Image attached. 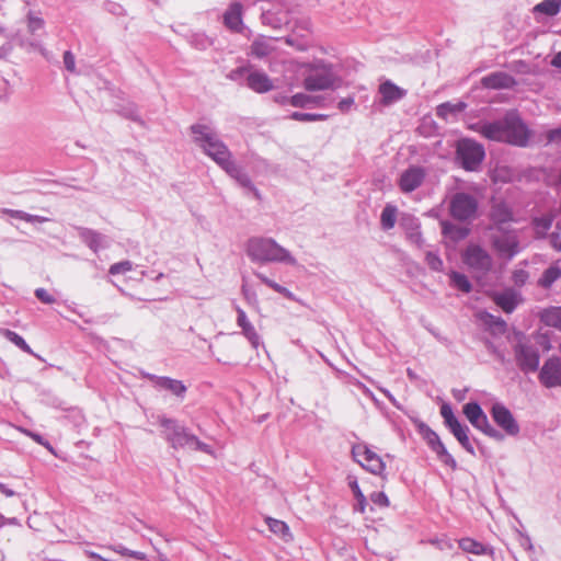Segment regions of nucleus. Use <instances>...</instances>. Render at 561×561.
I'll use <instances>...</instances> for the list:
<instances>
[{
    "label": "nucleus",
    "mask_w": 561,
    "mask_h": 561,
    "mask_svg": "<svg viewBox=\"0 0 561 561\" xmlns=\"http://www.w3.org/2000/svg\"><path fill=\"white\" fill-rule=\"evenodd\" d=\"M484 138L506 142L517 147H526L530 130L516 112H507L501 119L480 122L470 126Z\"/></svg>",
    "instance_id": "nucleus-1"
},
{
    "label": "nucleus",
    "mask_w": 561,
    "mask_h": 561,
    "mask_svg": "<svg viewBox=\"0 0 561 561\" xmlns=\"http://www.w3.org/2000/svg\"><path fill=\"white\" fill-rule=\"evenodd\" d=\"M191 131L194 142L220 168L226 170L233 162L228 147L213 128L207 125L196 124L191 127Z\"/></svg>",
    "instance_id": "nucleus-2"
},
{
    "label": "nucleus",
    "mask_w": 561,
    "mask_h": 561,
    "mask_svg": "<svg viewBox=\"0 0 561 561\" xmlns=\"http://www.w3.org/2000/svg\"><path fill=\"white\" fill-rule=\"evenodd\" d=\"M191 131L194 142L220 168L226 170L233 162L228 147L213 128L207 125L196 124L191 127Z\"/></svg>",
    "instance_id": "nucleus-3"
},
{
    "label": "nucleus",
    "mask_w": 561,
    "mask_h": 561,
    "mask_svg": "<svg viewBox=\"0 0 561 561\" xmlns=\"http://www.w3.org/2000/svg\"><path fill=\"white\" fill-rule=\"evenodd\" d=\"M247 254L253 262H277L296 265V259L288 250L272 238L254 237L247 243Z\"/></svg>",
    "instance_id": "nucleus-4"
},
{
    "label": "nucleus",
    "mask_w": 561,
    "mask_h": 561,
    "mask_svg": "<svg viewBox=\"0 0 561 561\" xmlns=\"http://www.w3.org/2000/svg\"><path fill=\"white\" fill-rule=\"evenodd\" d=\"M158 421L163 428L162 434L164 438L170 443L172 448H190L192 450L214 455V450L209 445L201 442L197 436L190 433L186 427L180 425L176 420L160 416Z\"/></svg>",
    "instance_id": "nucleus-5"
},
{
    "label": "nucleus",
    "mask_w": 561,
    "mask_h": 561,
    "mask_svg": "<svg viewBox=\"0 0 561 561\" xmlns=\"http://www.w3.org/2000/svg\"><path fill=\"white\" fill-rule=\"evenodd\" d=\"M515 341L513 351L519 369L524 373L536 371L540 363V354L537 346L529 337L520 332L515 334Z\"/></svg>",
    "instance_id": "nucleus-6"
},
{
    "label": "nucleus",
    "mask_w": 561,
    "mask_h": 561,
    "mask_svg": "<svg viewBox=\"0 0 561 561\" xmlns=\"http://www.w3.org/2000/svg\"><path fill=\"white\" fill-rule=\"evenodd\" d=\"M478 206L479 203L476 196L469 193L458 192L450 197L449 214L458 221H471L477 217Z\"/></svg>",
    "instance_id": "nucleus-7"
},
{
    "label": "nucleus",
    "mask_w": 561,
    "mask_h": 561,
    "mask_svg": "<svg viewBox=\"0 0 561 561\" xmlns=\"http://www.w3.org/2000/svg\"><path fill=\"white\" fill-rule=\"evenodd\" d=\"M484 157L483 146L472 139H462L457 145V159L467 171H476Z\"/></svg>",
    "instance_id": "nucleus-8"
},
{
    "label": "nucleus",
    "mask_w": 561,
    "mask_h": 561,
    "mask_svg": "<svg viewBox=\"0 0 561 561\" xmlns=\"http://www.w3.org/2000/svg\"><path fill=\"white\" fill-rule=\"evenodd\" d=\"M462 262L479 276L485 275L492 267L491 255L478 244H469L462 253Z\"/></svg>",
    "instance_id": "nucleus-9"
},
{
    "label": "nucleus",
    "mask_w": 561,
    "mask_h": 561,
    "mask_svg": "<svg viewBox=\"0 0 561 561\" xmlns=\"http://www.w3.org/2000/svg\"><path fill=\"white\" fill-rule=\"evenodd\" d=\"M492 245L500 256L512 260L519 252V239L514 231H503L497 228V233L492 236Z\"/></svg>",
    "instance_id": "nucleus-10"
},
{
    "label": "nucleus",
    "mask_w": 561,
    "mask_h": 561,
    "mask_svg": "<svg viewBox=\"0 0 561 561\" xmlns=\"http://www.w3.org/2000/svg\"><path fill=\"white\" fill-rule=\"evenodd\" d=\"M336 78L327 67L313 68L304 79V88L307 91H320L335 88Z\"/></svg>",
    "instance_id": "nucleus-11"
},
{
    "label": "nucleus",
    "mask_w": 561,
    "mask_h": 561,
    "mask_svg": "<svg viewBox=\"0 0 561 561\" xmlns=\"http://www.w3.org/2000/svg\"><path fill=\"white\" fill-rule=\"evenodd\" d=\"M421 433L424 439L427 442L432 450L437 455L438 459L450 467L451 469L457 468V462L454 457L447 451L446 447L442 443L439 436L426 425L421 426Z\"/></svg>",
    "instance_id": "nucleus-12"
},
{
    "label": "nucleus",
    "mask_w": 561,
    "mask_h": 561,
    "mask_svg": "<svg viewBox=\"0 0 561 561\" xmlns=\"http://www.w3.org/2000/svg\"><path fill=\"white\" fill-rule=\"evenodd\" d=\"M353 455L357 462L360 463L366 470L374 474H382L385 470V462L376 453L366 446H357L353 448Z\"/></svg>",
    "instance_id": "nucleus-13"
},
{
    "label": "nucleus",
    "mask_w": 561,
    "mask_h": 561,
    "mask_svg": "<svg viewBox=\"0 0 561 561\" xmlns=\"http://www.w3.org/2000/svg\"><path fill=\"white\" fill-rule=\"evenodd\" d=\"M539 380L547 388L561 387V359L559 357L552 356L543 363Z\"/></svg>",
    "instance_id": "nucleus-14"
},
{
    "label": "nucleus",
    "mask_w": 561,
    "mask_h": 561,
    "mask_svg": "<svg viewBox=\"0 0 561 561\" xmlns=\"http://www.w3.org/2000/svg\"><path fill=\"white\" fill-rule=\"evenodd\" d=\"M491 414L494 422L503 430L507 435L515 436L519 433V425L514 419L512 412L502 403L493 404Z\"/></svg>",
    "instance_id": "nucleus-15"
},
{
    "label": "nucleus",
    "mask_w": 561,
    "mask_h": 561,
    "mask_svg": "<svg viewBox=\"0 0 561 561\" xmlns=\"http://www.w3.org/2000/svg\"><path fill=\"white\" fill-rule=\"evenodd\" d=\"M425 176L426 172L422 167L412 165L402 172L399 187L403 193H411L422 185Z\"/></svg>",
    "instance_id": "nucleus-16"
},
{
    "label": "nucleus",
    "mask_w": 561,
    "mask_h": 561,
    "mask_svg": "<svg viewBox=\"0 0 561 561\" xmlns=\"http://www.w3.org/2000/svg\"><path fill=\"white\" fill-rule=\"evenodd\" d=\"M146 377L152 381L157 389L167 390L178 398H184L186 393L187 388L181 380L151 374H147Z\"/></svg>",
    "instance_id": "nucleus-17"
},
{
    "label": "nucleus",
    "mask_w": 561,
    "mask_h": 561,
    "mask_svg": "<svg viewBox=\"0 0 561 561\" xmlns=\"http://www.w3.org/2000/svg\"><path fill=\"white\" fill-rule=\"evenodd\" d=\"M237 311V325L241 329L242 335L250 342L253 348L257 350L261 345L260 334L256 332L254 325L248 319L245 311L240 307H236Z\"/></svg>",
    "instance_id": "nucleus-18"
},
{
    "label": "nucleus",
    "mask_w": 561,
    "mask_h": 561,
    "mask_svg": "<svg viewBox=\"0 0 561 561\" xmlns=\"http://www.w3.org/2000/svg\"><path fill=\"white\" fill-rule=\"evenodd\" d=\"M243 5L240 1H233L224 13V24L232 32L239 33L243 28Z\"/></svg>",
    "instance_id": "nucleus-19"
},
{
    "label": "nucleus",
    "mask_w": 561,
    "mask_h": 561,
    "mask_svg": "<svg viewBox=\"0 0 561 561\" xmlns=\"http://www.w3.org/2000/svg\"><path fill=\"white\" fill-rule=\"evenodd\" d=\"M515 79L503 71L492 72L481 79V84L486 89H510L515 85Z\"/></svg>",
    "instance_id": "nucleus-20"
},
{
    "label": "nucleus",
    "mask_w": 561,
    "mask_h": 561,
    "mask_svg": "<svg viewBox=\"0 0 561 561\" xmlns=\"http://www.w3.org/2000/svg\"><path fill=\"white\" fill-rule=\"evenodd\" d=\"M493 300L504 312L512 313L522 302V296L514 289H506L494 294Z\"/></svg>",
    "instance_id": "nucleus-21"
},
{
    "label": "nucleus",
    "mask_w": 561,
    "mask_h": 561,
    "mask_svg": "<svg viewBox=\"0 0 561 561\" xmlns=\"http://www.w3.org/2000/svg\"><path fill=\"white\" fill-rule=\"evenodd\" d=\"M247 84L256 93H265L274 88L270 77L265 72L257 70L248 75Z\"/></svg>",
    "instance_id": "nucleus-22"
},
{
    "label": "nucleus",
    "mask_w": 561,
    "mask_h": 561,
    "mask_svg": "<svg viewBox=\"0 0 561 561\" xmlns=\"http://www.w3.org/2000/svg\"><path fill=\"white\" fill-rule=\"evenodd\" d=\"M79 237L81 240L93 251L98 252L101 248H105V237L92 229L89 228H79L78 229Z\"/></svg>",
    "instance_id": "nucleus-23"
},
{
    "label": "nucleus",
    "mask_w": 561,
    "mask_h": 561,
    "mask_svg": "<svg viewBox=\"0 0 561 561\" xmlns=\"http://www.w3.org/2000/svg\"><path fill=\"white\" fill-rule=\"evenodd\" d=\"M379 93L381 94V103L385 105L392 104L405 95V91L391 81L380 84Z\"/></svg>",
    "instance_id": "nucleus-24"
},
{
    "label": "nucleus",
    "mask_w": 561,
    "mask_h": 561,
    "mask_svg": "<svg viewBox=\"0 0 561 561\" xmlns=\"http://www.w3.org/2000/svg\"><path fill=\"white\" fill-rule=\"evenodd\" d=\"M231 178H233L241 186L248 187L253 191L256 198H260V192L253 185L251 179L245 174L234 161L225 170Z\"/></svg>",
    "instance_id": "nucleus-25"
},
{
    "label": "nucleus",
    "mask_w": 561,
    "mask_h": 561,
    "mask_svg": "<svg viewBox=\"0 0 561 561\" xmlns=\"http://www.w3.org/2000/svg\"><path fill=\"white\" fill-rule=\"evenodd\" d=\"M490 217L494 225H496V229L502 224H506L513 220V213L511 208L503 202L495 203L490 213Z\"/></svg>",
    "instance_id": "nucleus-26"
},
{
    "label": "nucleus",
    "mask_w": 561,
    "mask_h": 561,
    "mask_svg": "<svg viewBox=\"0 0 561 561\" xmlns=\"http://www.w3.org/2000/svg\"><path fill=\"white\" fill-rule=\"evenodd\" d=\"M265 523L268 526V529L276 536H278L284 542H290L294 537L290 533L288 525L279 519L266 517Z\"/></svg>",
    "instance_id": "nucleus-27"
},
{
    "label": "nucleus",
    "mask_w": 561,
    "mask_h": 561,
    "mask_svg": "<svg viewBox=\"0 0 561 561\" xmlns=\"http://www.w3.org/2000/svg\"><path fill=\"white\" fill-rule=\"evenodd\" d=\"M553 220V214L533 218L531 224L534 226L536 239H543L547 237V232L551 228Z\"/></svg>",
    "instance_id": "nucleus-28"
},
{
    "label": "nucleus",
    "mask_w": 561,
    "mask_h": 561,
    "mask_svg": "<svg viewBox=\"0 0 561 561\" xmlns=\"http://www.w3.org/2000/svg\"><path fill=\"white\" fill-rule=\"evenodd\" d=\"M460 445L471 455H474V448L469 440L468 432L469 428L466 425H462L460 422L448 427Z\"/></svg>",
    "instance_id": "nucleus-29"
},
{
    "label": "nucleus",
    "mask_w": 561,
    "mask_h": 561,
    "mask_svg": "<svg viewBox=\"0 0 561 561\" xmlns=\"http://www.w3.org/2000/svg\"><path fill=\"white\" fill-rule=\"evenodd\" d=\"M541 321L548 325L561 331V307H549L542 310Z\"/></svg>",
    "instance_id": "nucleus-30"
},
{
    "label": "nucleus",
    "mask_w": 561,
    "mask_h": 561,
    "mask_svg": "<svg viewBox=\"0 0 561 561\" xmlns=\"http://www.w3.org/2000/svg\"><path fill=\"white\" fill-rule=\"evenodd\" d=\"M324 100L325 99L323 96H311L305 93H297L289 99V102L296 107H308L313 104L322 106Z\"/></svg>",
    "instance_id": "nucleus-31"
},
{
    "label": "nucleus",
    "mask_w": 561,
    "mask_h": 561,
    "mask_svg": "<svg viewBox=\"0 0 561 561\" xmlns=\"http://www.w3.org/2000/svg\"><path fill=\"white\" fill-rule=\"evenodd\" d=\"M442 231L444 236L450 238L454 241L462 240L469 233L467 228L459 227L450 221H442Z\"/></svg>",
    "instance_id": "nucleus-32"
},
{
    "label": "nucleus",
    "mask_w": 561,
    "mask_h": 561,
    "mask_svg": "<svg viewBox=\"0 0 561 561\" xmlns=\"http://www.w3.org/2000/svg\"><path fill=\"white\" fill-rule=\"evenodd\" d=\"M459 547L468 553L481 556L486 554L488 552H491V549H489L483 543L471 539V538H462L459 540Z\"/></svg>",
    "instance_id": "nucleus-33"
},
{
    "label": "nucleus",
    "mask_w": 561,
    "mask_h": 561,
    "mask_svg": "<svg viewBox=\"0 0 561 561\" xmlns=\"http://www.w3.org/2000/svg\"><path fill=\"white\" fill-rule=\"evenodd\" d=\"M472 426H474L477 430L481 431L489 437L495 438L497 440L503 439V435L495 430L489 422L488 416L485 413H483L478 420L477 423H473Z\"/></svg>",
    "instance_id": "nucleus-34"
},
{
    "label": "nucleus",
    "mask_w": 561,
    "mask_h": 561,
    "mask_svg": "<svg viewBox=\"0 0 561 561\" xmlns=\"http://www.w3.org/2000/svg\"><path fill=\"white\" fill-rule=\"evenodd\" d=\"M561 276V268L558 263L549 266L539 278V285L543 288H549Z\"/></svg>",
    "instance_id": "nucleus-35"
},
{
    "label": "nucleus",
    "mask_w": 561,
    "mask_h": 561,
    "mask_svg": "<svg viewBox=\"0 0 561 561\" xmlns=\"http://www.w3.org/2000/svg\"><path fill=\"white\" fill-rule=\"evenodd\" d=\"M561 9V0H543L535 5L534 11L543 13L549 16H554Z\"/></svg>",
    "instance_id": "nucleus-36"
},
{
    "label": "nucleus",
    "mask_w": 561,
    "mask_h": 561,
    "mask_svg": "<svg viewBox=\"0 0 561 561\" xmlns=\"http://www.w3.org/2000/svg\"><path fill=\"white\" fill-rule=\"evenodd\" d=\"M397 220V208L393 205H386L381 211L380 224L383 230H390L394 227Z\"/></svg>",
    "instance_id": "nucleus-37"
},
{
    "label": "nucleus",
    "mask_w": 561,
    "mask_h": 561,
    "mask_svg": "<svg viewBox=\"0 0 561 561\" xmlns=\"http://www.w3.org/2000/svg\"><path fill=\"white\" fill-rule=\"evenodd\" d=\"M254 275L262 282L264 283L265 285H267L268 287H271L272 289H274L275 291L282 294L284 297L290 299V300H296V297L295 295L289 290L287 289L286 287L275 283L274 280L270 279L268 277H266L264 274L262 273H259V272H255Z\"/></svg>",
    "instance_id": "nucleus-38"
},
{
    "label": "nucleus",
    "mask_w": 561,
    "mask_h": 561,
    "mask_svg": "<svg viewBox=\"0 0 561 561\" xmlns=\"http://www.w3.org/2000/svg\"><path fill=\"white\" fill-rule=\"evenodd\" d=\"M467 107L465 102L450 103L446 102L437 106V115L447 118L449 114H457Z\"/></svg>",
    "instance_id": "nucleus-39"
},
{
    "label": "nucleus",
    "mask_w": 561,
    "mask_h": 561,
    "mask_svg": "<svg viewBox=\"0 0 561 561\" xmlns=\"http://www.w3.org/2000/svg\"><path fill=\"white\" fill-rule=\"evenodd\" d=\"M272 51V45L265 39H255L251 45V54L257 58L266 57Z\"/></svg>",
    "instance_id": "nucleus-40"
},
{
    "label": "nucleus",
    "mask_w": 561,
    "mask_h": 561,
    "mask_svg": "<svg viewBox=\"0 0 561 561\" xmlns=\"http://www.w3.org/2000/svg\"><path fill=\"white\" fill-rule=\"evenodd\" d=\"M462 412L471 424L477 423V420L484 413L477 402L466 403Z\"/></svg>",
    "instance_id": "nucleus-41"
},
{
    "label": "nucleus",
    "mask_w": 561,
    "mask_h": 561,
    "mask_svg": "<svg viewBox=\"0 0 561 561\" xmlns=\"http://www.w3.org/2000/svg\"><path fill=\"white\" fill-rule=\"evenodd\" d=\"M451 285L463 293H469L471 290V284L468 277L465 274L458 272L450 273Z\"/></svg>",
    "instance_id": "nucleus-42"
},
{
    "label": "nucleus",
    "mask_w": 561,
    "mask_h": 561,
    "mask_svg": "<svg viewBox=\"0 0 561 561\" xmlns=\"http://www.w3.org/2000/svg\"><path fill=\"white\" fill-rule=\"evenodd\" d=\"M4 336L12 342L14 345H16L19 348L24 351L28 354H34L32 348L28 346V344L25 342V340L19 335L18 333L11 331V330H4L3 331Z\"/></svg>",
    "instance_id": "nucleus-43"
},
{
    "label": "nucleus",
    "mask_w": 561,
    "mask_h": 561,
    "mask_svg": "<svg viewBox=\"0 0 561 561\" xmlns=\"http://www.w3.org/2000/svg\"><path fill=\"white\" fill-rule=\"evenodd\" d=\"M290 118L298 122H313V121H324L328 118L325 114H313V113H301L294 112L290 115Z\"/></svg>",
    "instance_id": "nucleus-44"
},
{
    "label": "nucleus",
    "mask_w": 561,
    "mask_h": 561,
    "mask_svg": "<svg viewBox=\"0 0 561 561\" xmlns=\"http://www.w3.org/2000/svg\"><path fill=\"white\" fill-rule=\"evenodd\" d=\"M425 262H426V264L428 265V267L432 271H435V272H442L443 271V265L444 264H443V261L438 256L437 253L432 252V251L426 252V254H425Z\"/></svg>",
    "instance_id": "nucleus-45"
},
{
    "label": "nucleus",
    "mask_w": 561,
    "mask_h": 561,
    "mask_svg": "<svg viewBox=\"0 0 561 561\" xmlns=\"http://www.w3.org/2000/svg\"><path fill=\"white\" fill-rule=\"evenodd\" d=\"M27 28L31 34H35L38 30L44 27V20L32 11L27 13Z\"/></svg>",
    "instance_id": "nucleus-46"
},
{
    "label": "nucleus",
    "mask_w": 561,
    "mask_h": 561,
    "mask_svg": "<svg viewBox=\"0 0 561 561\" xmlns=\"http://www.w3.org/2000/svg\"><path fill=\"white\" fill-rule=\"evenodd\" d=\"M440 415L443 416L444 423L447 427L459 422L458 419L455 416L450 404L448 403H443V405L440 407Z\"/></svg>",
    "instance_id": "nucleus-47"
},
{
    "label": "nucleus",
    "mask_w": 561,
    "mask_h": 561,
    "mask_svg": "<svg viewBox=\"0 0 561 561\" xmlns=\"http://www.w3.org/2000/svg\"><path fill=\"white\" fill-rule=\"evenodd\" d=\"M350 486H351V489H352V491H353V493H354V496H355V497H356V500H357L358 511H359L360 513H364V511H365V506H366V504H367V501H366V497H365V495L363 494V492H362V490H360V488H359V485H358L357 481H356V480L352 481V482L350 483Z\"/></svg>",
    "instance_id": "nucleus-48"
},
{
    "label": "nucleus",
    "mask_w": 561,
    "mask_h": 561,
    "mask_svg": "<svg viewBox=\"0 0 561 561\" xmlns=\"http://www.w3.org/2000/svg\"><path fill=\"white\" fill-rule=\"evenodd\" d=\"M407 236L409 241L417 248H422L424 245V240L417 224H414V227L408 231Z\"/></svg>",
    "instance_id": "nucleus-49"
},
{
    "label": "nucleus",
    "mask_w": 561,
    "mask_h": 561,
    "mask_svg": "<svg viewBox=\"0 0 561 561\" xmlns=\"http://www.w3.org/2000/svg\"><path fill=\"white\" fill-rule=\"evenodd\" d=\"M131 270H133V263L130 261H122V262L111 265L108 272L112 275H117V274H123V273L129 272Z\"/></svg>",
    "instance_id": "nucleus-50"
},
{
    "label": "nucleus",
    "mask_w": 561,
    "mask_h": 561,
    "mask_svg": "<svg viewBox=\"0 0 561 561\" xmlns=\"http://www.w3.org/2000/svg\"><path fill=\"white\" fill-rule=\"evenodd\" d=\"M23 434L27 435L28 437H31L33 440H35L37 444L46 447L49 451H53V447L51 445L49 444V442L45 440L43 438V436H41L39 434L37 433H33L26 428H22L20 427L19 428Z\"/></svg>",
    "instance_id": "nucleus-51"
},
{
    "label": "nucleus",
    "mask_w": 561,
    "mask_h": 561,
    "mask_svg": "<svg viewBox=\"0 0 561 561\" xmlns=\"http://www.w3.org/2000/svg\"><path fill=\"white\" fill-rule=\"evenodd\" d=\"M370 501L380 507H388L389 500L388 496L383 492H374L370 494Z\"/></svg>",
    "instance_id": "nucleus-52"
},
{
    "label": "nucleus",
    "mask_w": 561,
    "mask_h": 561,
    "mask_svg": "<svg viewBox=\"0 0 561 561\" xmlns=\"http://www.w3.org/2000/svg\"><path fill=\"white\" fill-rule=\"evenodd\" d=\"M35 296L38 300H41L44 304H54L56 301L55 297L50 295L46 289L44 288H37L35 290Z\"/></svg>",
    "instance_id": "nucleus-53"
},
{
    "label": "nucleus",
    "mask_w": 561,
    "mask_h": 561,
    "mask_svg": "<svg viewBox=\"0 0 561 561\" xmlns=\"http://www.w3.org/2000/svg\"><path fill=\"white\" fill-rule=\"evenodd\" d=\"M64 64L68 71L75 72L76 71V60L75 56L70 50H66L64 53Z\"/></svg>",
    "instance_id": "nucleus-54"
},
{
    "label": "nucleus",
    "mask_w": 561,
    "mask_h": 561,
    "mask_svg": "<svg viewBox=\"0 0 561 561\" xmlns=\"http://www.w3.org/2000/svg\"><path fill=\"white\" fill-rule=\"evenodd\" d=\"M547 140L551 144H561V128H554L547 133Z\"/></svg>",
    "instance_id": "nucleus-55"
},
{
    "label": "nucleus",
    "mask_w": 561,
    "mask_h": 561,
    "mask_svg": "<svg viewBox=\"0 0 561 561\" xmlns=\"http://www.w3.org/2000/svg\"><path fill=\"white\" fill-rule=\"evenodd\" d=\"M549 239H550V244L551 247L558 251V252H561V239H560V232L559 231H553L550 236H549Z\"/></svg>",
    "instance_id": "nucleus-56"
},
{
    "label": "nucleus",
    "mask_w": 561,
    "mask_h": 561,
    "mask_svg": "<svg viewBox=\"0 0 561 561\" xmlns=\"http://www.w3.org/2000/svg\"><path fill=\"white\" fill-rule=\"evenodd\" d=\"M353 104H354V98L348 96V98L341 100L337 104V107L341 112H347L352 107Z\"/></svg>",
    "instance_id": "nucleus-57"
},
{
    "label": "nucleus",
    "mask_w": 561,
    "mask_h": 561,
    "mask_svg": "<svg viewBox=\"0 0 561 561\" xmlns=\"http://www.w3.org/2000/svg\"><path fill=\"white\" fill-rule=\"evenodd\" d=\"M2 211L13 218H18V219L25 220V221L27 219V213H25L23 210L3 209Z\"/></svg>",
    "instance_id": "nucleus-58"
},
{
    "label": "nucleus",
    "mask_w": 561,
    "mask_h": 561,
    "mask_svg": "<svg viewBox=\"0 0 561 561\" xmlns=\"http://www.w3.org/2000/svg\"><path fill=\"white\" fill-rule=\"evenodd\" d=\"M26 221L27 222H39V224H43V222L48 221V218L42 217V216H37V215L27 214Z\"/></svg>",
    "instance_id": "nucleus-59"
},
{
    "label": "nucleus",
    "mask_w": 561,
    "mask_h": 561,
    "mask_svg": "<svg viewBox=\"0 0 561 561\" xmlns=\"http://www.w3.org/2000/svg\"><path fill=\"white\" fill-rule=\"evenodd\" d=\"M244 71H245V68H238L236 70H232L228 75V78L231 79V80H237L239 77H241L243 75Z\"/></svg>",
    "instance_id": "nucleus-60"
},
{
    "label": "nucleus",
    "mask_w": 561,
    "mask_h": 561,
    "mask_svg": "<svg viewBox=\"0 0 561 561\" xmlns=\"http://www.w3.org/2000/svg\"><path fill=\"white\" fill-rule=\"evenodd\" d=\"M0 492L8 497L15 495V492L3 483H0Z\"/></svg>",
    "instance_id": "nucleus-61"
},
{
    "label": "nucleus",
    "mask_w": 561,
    "mask_h": 561,
    "mask_svg": "<svg viewBox=\"0 0 561 561\" xmlns=\"http://www.w3.org/2000/svg\"><path fill=\"white\" fill-rule=\"evenodd\" d=\"M551 65L556 68H561V51L557 53L552 60H551Z\"/></svg>",
    "instance_id": "nucleus-62"
},
{
    "label": "nucleus",
    "mask_w": 561,
    "mask_h": 561,
    "mask_svg": "<svg viewBox=\"0 0 561 561\" xmlns=\"http://www.w3.org/2000/svg\"><path fill=\"white\" fill-rule=\"evenodd\" d=\"M274 100H275V102H277V103L285 104V103L287 102L288 98H287V96H285V95H276V96L274 98Z\"/></svg>",
    "instance_id": "nucleus-63"
},
{
    "label": "nucleus",
    "mask_w": 561,
    "mask_h": 561,
    "mask_svg": "<svg viewBox=\"0 0 561 561\" xmlns=\"http://www.w3.org/2000/svg\"><path fill=\"white\" fill-rule=\"evenodd\" d=\"M432 543L436 545L439 549H444V545L448 546L449 548L451 547L450 543L443 542V541H439V540H433Z\"/></svg>",
    "instance_id": "nucleus-64"
}]
</instances>
